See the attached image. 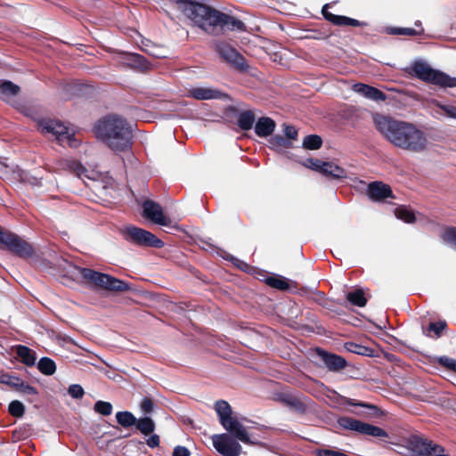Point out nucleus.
<instances>
[{"instance_id":"f257e3e1","label":"nucleus","mask_w":456,"mask_h":456,"mask_svg":"<svg viewBox=\"0 0 456 456\" xmlns=\"http://www.w3.org/2000/svg\"><path fill=\"white\" fill-rule=\"evenodd\" d=\"M378 131L394 146L410 152L419 153L427 150L425 133L413 124L379 116L375 119Z\"/></svg>"},{"instance_id":"f03ea898","label":"nucleus","mask_w":456,"mask_h":456,"mask_svg":"<svg viewBox=\"0 0 456 456\" xmlns=\"http://www.w3.org/2000/svg\"><path fill=\"white\" fill-rule=\"evenodd\" d=\"M176 3L183 4L186 16L208 34L218 35L225 29L240 32L247 30L242 20L207 5L203 2Z\"/></svg>"},{"instance_id":"7ed1b4c3","label":"nucleus","mask_w":456,"mask_h":456,"mask_svg":"<svg viewBox=\"0 0 456 456\" xmlns=\"http://www.w3.org/2000/svg\"><path fill=\"white\" fill-rule=\"evenodd\" d=\"M94 130L97 137L115 151H125L132 147V127L118 115H109L99 120Z\"/></svg>"},{"instance_id":"20e7f679","label":"nucleus","mask_w":456,"mask_h":456,"mask_svg":"<svg viewBox=\"0 0 456 456\" xmlns=\"http://www.w3.org/2000/svg\"><path fill=\"white\" fill-rule=\"evenodd\" d=\"M409 73L424 82L430 83L443 88L456 87V77H450L443 71L434 69L422 61H415L411 66Z\"/></svg>"},{"instance_id":"39448f33","label":"nucleus","mask_w":456,"mask_h":456,"mask_svg":"<svg viewBox=\"0 0 456 456\" xmlns=\"http://www.w3.org/2000/svg\"><path fill=\"white\" fill-rule=\"evenodd\" d=\"M0 249L7 250L21 259L31 258L36 255L34 247L18 234L0 226Z\"/></svg>"},{"instance_id":"423d86ee","label":"nucleus","mask_w":456,"mask_h":456,"mask_svg":"<svg viewBox=\"0 0 456 456\" xmlns=\"http://www.w3.org/2000/svg\"><path fill=\"white\" fill-rule=\"evenodd\" d=\"M79 273L83 279L93 284L94 287L110 291H127L129 285L110 274L100 273L90 268H80Z\"/></svg>"},{"instance_id":"0eeeda50","label":"nucleus","mask_w":456,"mask_h":456,"mask_svg":"<svg viewBox=\"0 0 456 456\" xmlns=\"http://www.w3.org/2000/svg\"><path fill=\"white\" fill-rule=\"evenodd\" d=\"M125 240L139 247L161 248L165 243L151 232L135 225H127L121 230Z\"/></svg>"},{"instance_id":"6e6552de","label":"nucleus","mask_w":456,"mask_h":456,"mask_svg":"<svg viewBox=\"0 0 456 456\" xmlns=\"http://www.w3.org/2000/svg\"><path fill=\"white\" fill-rule=\"evenodd\" d=\"M338 424L343 429L355 431L362 435L378 437L380 439H387L389 437L388 433L385 429L351 417L343 416L338 418Z\"/></svg>"},{"instance_id":"1a4fd4ad","label":"nucleus","mask_w":456,"mask_h":456,"mask_svg":"<svg viewBox=\"0 0 456 456\" xmlns=\"http://www.w3.org/2000/svg\"><path fill=\"white\" fill-rule=\"evenodd\" d=\"M408 448L412 456H451L445 453V449L443 446L416 436L409 439Z\"/></svg>"},{"instance_id":"9d476101","label":"nucleus","mask_w":456,"mask_h":456,"mask_svg":"<svg viewBox=\"0 0 456 456\" xmlns=\"http://www.w3.org/2000/svg\"><path fill=\"white\" fill-rule=\"evenodd\" d=\"M215 51L223 61L229 63L235 69L240 72L248 70V66L243 55L228 43L224 41L216 42Z\"/></svg>"},{"instance_id":"9b49d317","label":"nucleus","mask_w":456,"mask_h":456,"mask_svg":"<svg viewBox=\"0 0 456 456\" xmlns=\"http://www.w3.org/2000/svg\"><path fill=\"white\" fill-rule=\"evenodd\" d=\"M38 129L42 134H51L61 142L67 141L70 146H75L76 139L73 134H69L67 126L61 121L55 119H41L38 122Z\"/></svg>"},{"instance_id":"f8f14e48","label":"nucleus","mask_w":456,"mask_h":456,"mask_svg":"<svg viewBox=\"0 0 456 456\" xmlns=\"http://www.w3.org/2000/svg\"><path fill=\"white\" fill-rule=\"evenodd\" d=\"M213 445L224 456H240L242 450L240 444L228 434L214 436Z\"/></svg>"},{"instance_id":"ddd939ff","label":"nucleus","mask_w":456,"mask_h":456,"mask_svg":"<svg viewBox=\"0 0 456 456\" xmlns=\"http://www.w3.org/2000/svg\"><path fill=\"white\" fill-rule=\"evenodd\" d=\"M142 216L157 224H167V218L164 216L161 206L151 200H146L142 203Z\"/></svg>"},{"instance_id":"4468645a","label":"nucleus","mask_w":456,"mask_h":456,"mask_svg":"<svg viewBox=\"0 0 456 456\" xmlns=\"http://www.w3.org/2000/svg\"><path fill=\"white\" fill-rule=\"evenodd\" d=\"M367 195L372 201L382 202L388 198H395L390 185L383 182H371L367 187Z\"/></svg>"},{"instance_id":"2eb2a0df","label":"nucleus","mask_w":456,"mask_h":456,"mask_svg":"<svg viewBox=\"0 0 456 456\" xmlns=\"http://www.w3.org/2000/svg\"><path fill=\"white\" fill-rule=\"evenodd\" d=\"M329 8H330V4H326L322 6V12L326 20L330 21L333 25L336 26H352V27H362L365 26L366 23L360 21L358 20L349 18L342 15H335L329 12Z\"/></svg>"},{"instance_id":"dca6fc26","label":"nucleus","mask_w":456,"mask_h":456,"mask_svg":"<svg viewBox=\"0 0 456 456\" xmlns=\"http://www.w3.org/2000/svg\"><path fill=\"white\" fill-rule=\"evenodd\" d=\"M225 430L229 432V434L240 440V442L246 444H252L249 436L244 428V426L238 420L237 418L233 417L227 422H225V426H223Z\"/></svg>"},{"instance_id":"f3484780","label":"nucleus","mask_w":456,"mask_h":456,"mask_svg":"<svg viewBox=\"0 0 456 456\" xmlns=\"http://www.w3.org/2000/svg\"><path fill=\"white\" fill-rule=\"evenodd\" d=\"M188 96L195 100H212V99H223L227 97V94L208 87H194L188 91Z\"/></svg>"},{"instance_id":"a211bd4d","label":"nucleus","mask_w":456,"mask_h":456,"mask_svg":"<svg viewBox=\"0 0 456 456\" xmlns=\"http://www.w3.org/2000/svg\"><path fill=\"white\" fill-rule=\"evenodd\" d=\"M122 63L126 67L139 71H146L151 69L150 61L143 55L139 53H124Z\"/></svg>"},{"instance_id":"6ab92c4d","label":"nucleus","mask_w":456,"mask_h":456,"mask_svg":"<svg viewBox=\"0 0 456 456\" xmlns=\"http://www.w3.org/2000/svg\"><path fill=\"white\" fill-rule=\"evenodd\" d=\"M353 89L354 92L372 101L384 102L387 100V94L384 92L366 84L356 83L354 85Z\"/></svg>"},{"instance_id":"aec40b11","label":"nucleus","mask_w":456,"mask_h":456,"mask_svg":"<svg viewBox=\"0 0 456 456\" xmlns=\"http://www.w3.org/2000/svg\"><path fill=\"white\" fill-rule=\"evenodd\" d=\"M318 352L325 366L330 370L338 371L346 366V361L342 356L320 349H318Z\"/></svg>"},{"instance_id":"412c9836","label":"nucleus","mask_w":456,"mask_h":456,"mask_svg":"<svg viewBox=\"0 0 456 456\" xmlns=\"http://www.w3.org/2000/svg\"><path fill=\"white\" fill-rule=\"evenodd\" d=\"M276 127L275 121L269 117L259 118L255 125V133L259 137L271 135Z\"/></svg>"},{"instance_id":"4be33fe9","label":"nucleus","mask_w":456,"mask_h":456,"mask_svg":"<svg viewBox=\"0 0 456 456\" xmlns=\"http://www.w3.org/2000/svg\"><path fill=\"white\" fill-rule=\"evenodd\" d=\"M321 174L328 178L336 180H341L346 177V171L343 167L330 161L325 162Z\"/></svg>"},{"instance_id":"5701e85b","label":"nucleus","mask_w":456,"mask_h":456,"mask_svg":"<svg viewBox=\"0 0 456 456\" xmlns=\"http://www.w3.org/2000/svg\"><path fill=\"white\" fill-rule=\"evenodd\" d=\"M215 411L222 426H225V422L233 418L232 407L224 400H218L215 403Z\"/></svg>"},{"instance_id":"b1692460","label":"nucleus","mask_w":456,"mask_h":456,"mask_svg":"<svg viewBox=\"0 0 456 456\" xmlns=\"http://www.w3.org/2000/svg\"><path fill=\"white\" fill-rule=\"evenodd\" d=\"M256 116L253 110L241 111L237 118V126L243 131H248L253 127Z\"/></svg>"},{"instance_id":"393cba45","label":"nucleus","mask_w":456,"mask_h":456,"mask_svg":"<svg viewBox=\"0 0 456 456\" xmlns=\"http://www.w3.org/2000/svg\"><path fill=\"white\" fill-rule=\"evenodd\" d=\"M16 354L20 359V362L27 366H34L36 362V353L29 347L19 345L16 347Z\"/></svg>"},{"instance_id":"a878e982","label":"nucleus","mask_w":456,"mask_h":456,"mask_svg":"<svg viewBox=\"0 0 456 456\" xmlns=\"http://www.w3.org/2000/svg\"><path fill=\"white\" fill-rule=\"evenodd\" d=\"M265 282L269 287L279 289L281 291H287L290 289L289 280L277 274L267 276L265 280Z\"/></svg>"},{"instance_id":"bb28decb","label":"nucleus","mask_w":456,"mask_h":456,"mask_svg":"<svg viewBox=\"0 0 456 456\" xmlns=\"http://www.w3.org/2000/svg\"><path fill=\"white\" fill-rule=\"evenodd\" d=\"M447 328V322L444 320L430 322L423 330V333L429 338H438Z\"/></svg>"},{"instance_id":"cd10ccee","label":"nucleus","mask_w":456,"mask_h":456,"mask_svg":"<svg viewBox=\"0 0 456 456\" xmlns=\"http://www.w3.org/2000/svg\"><path fill=\"white\" fill-rule=\"evenodd\" d=\"M385 31L388 35L408 36V37L422 36L425 32L423 28L417 29V28H399V27H387L385 28Z\"/></svg>"},{"instance_id":"c85d7f7f","label":"nucleus","mask_w":456,"mask_h":456,"mask_svg":"<svg viewBox=\"0 0 456 456\" xmlns=\"http://www.w3.org/2000/svg\"><path fill=\"white\" fill-rule=\"evenodd\" d=\"M346 299L351 305L363 307L367 304V298L365 297L364 292L362 289H355L346 294Z\"/></svg>"},{"instance_id":"c756f323","label":"nucleus","mask_w":456,"mask_h":456,"mask_svg":"<svg viewBox=\"0 0 456 456\" xmlns=\"http://www.w3.org/2000/svg\"><path fill=\"white\" fill-rule=\"evenodd\" d=\"M345 347L347 351L363 356H374V349L362 346L354 342H347L345 344Z\"/></svg>"},{"instance_id":"7c9ffc66","label":"nucleus","mask_w":456,"mask_h":456,"mask_svg":"<svg viewBox=\"0 0 456 456\" xmlns=\"http://www.w3.org/2000/svg\"><path fill=\"white\" fill-rule=\"evenodd\" d=\"M134 426L144 436H149L155 430V423L150 417H144L137 419Z\"/></svg>"},{"instance_id":"2f4dec72","label":"nucleus","mask_w":456,"mask_h":456,"mask_svg":"<svg viewBox=\"0 0 456 456\" xmlns=\"http://www.w3.org/2000/svg\"><path fill=\"white\" fill-rule=\"evenodd\" d=\"M39 371L46 376H51L56 371V364L54 361L49 357H42L37 363Z\"/></svg>"},{"instance_id":"473e14b6","label":"nucleus","mask_w":456,"mask_h":456,"mask_svg":"<svg viewBox=\"0 0 456 456\" xmlns=\"http://www.w3.org/2000/svg\"><path fill=\"white\" fill-rule=\"evenodd\" d=\"M117 422L123 428H130L134 426L137 422V419L134 415L127 411H118L116 413Z\"/></svg>"},{"instance_id":"72a5a7b5","label":"nucleus","mask_w":456,"mask_h":456,"mask_svg":"<svg viewBox=\"0 0 456 456\" xmlns=\"http://www.w3.org/2000/svg\"><path fill=\"white\" fill-rule=\"evenodd\" d=\"M395 216L408 224H412L416 221L414 212L405 206H400L395 210Z\"/></svg>"},{"instance_id":"f704fd0d","label":"nucleus","mask_w":456,"mask_h":456,"mask_svg":"<svg viewBox=\"0 0 456 456\" xmlns=\"http://www.w3.org/2000/svg\"><path fill=\"white\" fill-rule=\"evenodd\" d=\"M346 403L348 405H351V406H360V407L367 408L370 410V411L368 413L371 416L379 417L382 415V411L378 406L368 403L357 402L354 399L348 398L346 400Z\"/></svg>"},{"instance_id":"c9c22d12","label":"nucleus","mask_w":456,"mask_h":456,"mask_svg":"<svg viewBox=\"0 0 456 456\" xmlns=\"http://www.w3.org/2000/svg\"><path fill=\"white\" fill-rule=\"evenodd\" d=\"M322 145V139L317 134H309L304 138L303 147L307 150H318Z\"/></svg>"},{"instance_id":"e433bc0d","label":"nucleus","mask_w":456,"mask_h":456,"mask_svg":"<svg viewBox=\"0 0 456 456\" xmlns=\"http://www.w3.org/2000/svg\"><path fill=\"white\" fill-rule=\"evenodd\" d=\"M0 92L4 95L14 96L19 94L20 87L11 81L4 80L0 81Z\"/></svg>"},{"instance_id":"4c0bfd02","label":"nucleus","mask_w":456,"mask_h":456,"mask_svg":"<svg viewBox=\"0 0 456 456\" xmlns=\"http://www.w3.org/2000/svg\"><path fill=\"white\" fill-rule=\"evenodd\" d=\"M16 383H13V388L27 395H37L38 394L37 389L35 387L25 383L20 379H15Z\"/></svg>"},{"instance_id":"58836bf2","label":"nucleus","mask_w":456,"mask_h":456,"mask_svg":"<svg viewBox=\"0 0 456 456\" xmlns=\"http://www.w3.org/2000/svg\"><path fill=\"white\" fill-rule=\"evenodd\" d=\"M8 411L12 417L21 418L25 413V407L21 402L13 400L9 404Z\"/></svg>"},{"instance_id":"ea45409f","label":"nucleus","mask_w":456,"mask_h":456,"mask_svg":"<svg viewBox=\"0 0 456 456\" xmlns=\"http://www.w3.org/2000/svg\"><path fill=\"white\" fill-rule=\"evenodd\" d=\"M94 411L102 416H109L112 412V404L109 402L97 401L94 407Z\"/></svg>"},{"instance_id":"a19ab883","label":"nucleus","mask_w":456,"mask_h":456,"mask_svg":"<svg viewBox=\"0 0 456 456\" xmlns=\"http://www.w3.org/2000/svg\"><path fill=\"white\" fill-rule=\"evenodd\" d=\"M436 362L442 367L456 373V360L444 355L436 359Z\"/></svg>"},{"instance_id":"79ce46f5","label":"nucleus","mask_w":456,"mask_h":456,"mask_svg":"<svg viewBox=\"0 0 456 456\" xmlns=\"http://www.w3.org/2000/svg\"><path fill=\"white\" fill-rule=\"evenodd\" d=\"M325 162L319 159L308 158L304 162V166L321 174Z\"/></svg>"},{"instance_id":"37998d69","label":"nucleus","mask_w":456,"mask_h":456,"mask_svg":"<svg viewBox=\"0 0 456 456\" xmlns=\"http://www.w3.org/2000/svg\"><path fill=\"white\" fill-rule=\"evenodd\" d=\"M270 142L274 146L283 148H289L291 145L290 142L285 136L281 134H275L273 136Z\"/></svg>"},{"instance_id":"c03bdc74","label":"nucleus","mask_w":456,"mask_h":456,"mask_svg":"<svg viewBox=\"0 0 456 456\" xmlns=\"http://www.w3.org/2000/svg\"><path fill=\"white\" fill-rule=\"evenodd\" d=\"M69 395L74 399H80L83 397L85 391L78 384H73L69 387Z\"/></svg>"},{"instance_id":"a18cd8bd","label":"nucleus","mask_w":456,"mask_h":456,"mask_svg":"<svg viewBox=\"0 0 456 456\" xmlns=\"http://www.w3.org/2000/svg\"><path fill=\"white\" fill-rule=\"evenodd\" d=\"M443 239L456 246V227H448L443 234Z\"/></svg>"},{"instance_id":"49530a36","label":"nucleus","mask_w":456,"mask_h":456,"mask_svg":"<svg viewBox=\"0 0 456 456\" xmlns=\"http://www.w3.org/2000/svg\"><path fill=\"white\" fill-rule=\"evenodd\" d=\"M140 408L145 414H150L153 411L154 403L151 398L144 397L140 403Z\"/></svg>"},{"instance_id":"de8ad7c7","label":"nucleus","mask_w":456,"mask_h":456,"mask_svg":"<svg viewBox=\"0 0 456 456\" xmlns=\"http://www.w3.org/2000/svg\"><path fill=\"white\" fill-rule=\"evenodd\" d=\"M285 137L289 140H296L297 137V130L295 126L290 125H286L284 128Z\"/></svg>"},{"instance_id":"09e8293b","label":"nucleus","mask_w":456,"mask_h":456,"mask_svg":"<svg viewBox=\"0 0 456 456\" xmlns=\"http://www.w3.org/2000/svg\"><path fill=\"white\" fill-rule=\"evenodd\" d=\"M288 405L295 408L297 411H305V405L302 402H300L297 398H290L286 400Z\"/></svg>"},{"instance_id":"8fccbe9b","label":"nucleus","mask_w":456,"mask_h":456,"mask_svg":"<svg viewBox=\"0 0 456 456\" xmlns=\"http://www.w3.org/2000/svg\"><path fill=\"white\" fill-rule=\"evenodd\" d=\"M191 452L188 448L182 445H177L174 448L173 456H190Z\"/></svg>"},{"instance_id":"3c124183","label":"nucleus","mask_w":456,"mask_h":456,"mask_svg":"<svg viewBox=\"0 0 456 456\" xmlns=\"http://www.w3.org/2000/svg\"><path fill=\"white\" fill-rule=\"evenodd\" d=\"M159 436L156 434H151V436L147 439L146 444L150 448H156L159 445Z\"/></svg>"},{"instance_id":"603ef678","label":"nucleus","mask_w":456,"mask_h":456,"mask_svg":"<svg viewBox=\"0 0 456 456\" xmlns=\"http://www.w3.org/2000/svg\"><path fill=\"white\" fill-rule=\"evenodd\" d=\"M15 379L19 378L11 375H2L0 377V382L13 387V383H16Z\"/></svg>"},{"instance_id":"864d4df0","label":"nucleus","mask_w":456,"mask_h":456,"mask_svg":"<svg viewBox=\"0 0 456 456\" xmlns=\"http://www.w3.org/2000/svg\"><path fill=\"white\" fill-rule=\"evenodd\" d=\"M445 110L450 117L456 118V107L449 106Z\"/></svg>"},{"instance_id":"5fc2aeb1","label":"nucleus","mask_w":456,"mask_h":456,"mask_svg":"<svg viewBox=\"0 0 456 456\" xmlns=\"http://www.w3.org/2000/svg\"><path fill=\"white\" fill-rule=\"evenodd\" d=\"M415 26L418 27V28H422V24H421V21L420 20H417L415 21Z\"/></svg>"},{"instance_id":"6e6d98bb","label":"nucleus","mask_w":456,"mask_h":456,"mask_svg":"<svg viewBox=\"0 0 456 456\" xmlns=\"http://www.w3.org/2000/svg\"><path fill=\"white\" fill-rule=\"evenodd\" d=\"M294 283V288H297V282H293Z\"/></svg>"},{"instance_id":"4d7b16f0","label":"nucleus","mask_w":456,"mask_h":456,"mask_svg":"<svg viewBox=\"0 0 456 456\" xmlns=\"http://www.w3.org/2000/svg\"><path fill=\"white\" fill-rule=\"evenodd\" d=\"M294 283V288H297V282H293Z\"/></svg>"}]
</instances>
